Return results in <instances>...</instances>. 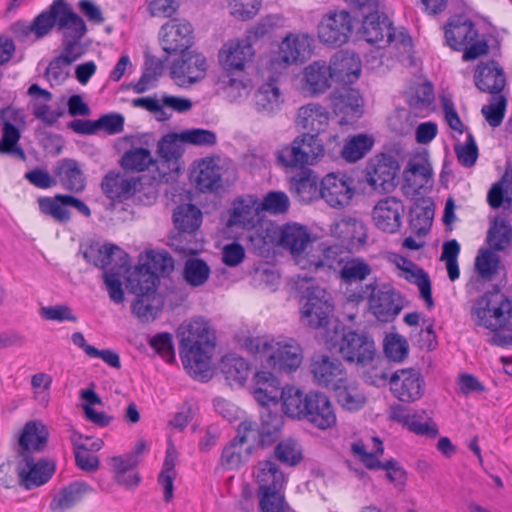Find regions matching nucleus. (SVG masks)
<instances>
[{"instance_id": "37998d69", "label": "nucleus", "mask_w": 512, "mask_h": 512, "mask_svg": "<svg viewBox=\"0 0 512 512\" xmlns=\"http://www.w3.org/2000/svg\"><path fill=\"white\" fill-rule=\"evenodd\" d=\"M304 78L313 93H324L330 87V81L334 80L330 65L324 61H315L306 67Z\"/></svg>"}, {"instance_id": "5fc2aeb1", "label": "nucleus", "mask_w": 512, "mask_h": 512, "mask_svg": "<svg viewBox=\"0 0 512 512\" xmlns=\"http://www.w3.org/2000/svg\"><path fill=\"white\" fill-rule=\"evenodd\" d=\"M487 200L494 209L499 208L503 202L512 203V169L507 170L501 181L491 187Z\"/></svg>"}, {"instance_id": "6e6d98bb", "label": "nucleus", "mask_w": 512, "mask_h": 512, "mask_svg": "<svg viewBox=\"0 0 512 512\" xmlns=\"http://www.w3.org/2000/svg\"><path fill=\"white\" fill-rule=\"evenodd\" d=\"M374 140L365 134L353 136L343 147L341 151L342 157L348 162H356L368 153Z\"/></svg>"}, {"instance_id": "f03ea898", "label": "nucleus", "mask_w": 512, "mask_h": 512, "mask_svg": "<svg viewBox=\"0 0 512 512\" xmlns=\"http://www.w3.org/2000/svg\"><path fill=\"white\" fill-rule=\"evenodd\" d=\"M183 363L195 375L208 371V352L215 346V333L203 317L194 318L178 328Z\"/></svg>"}, {"instance_id": "ddd939ff", "label": "nucleus", "mask_w": 512, "mask_h": 512, "mask_svg": "<svg viewBox=\"0 0 512 512\" xmlns=\"http://www.w3.org/2000/svg\"><path fill=\"white\" fill-rule=\"evenodd\" d=\"M353 183V179L344 174L329 173L321 180V199L333 208H343L355 193Z\"/></svg>"}, {"instance_id": "4be33fe9", "label": "nucleus", "mask_w": 512, "mask_h": 512, "mask_svg": "<svg viewBox=\"0 0 512 512\" xmlns=\"http://www.w3.org/2000/svg\"><path fill=\"white\" fill-rule=\"evenodd\" d=\"M254 49L246 39L229 41L219 52V62L226 71H243L245 65L252 61Z\"/></svg>"}, {"instance_id": "f257e3e1", "label": "nucleus", "mask_w": 512, "mask_h": 512, "mask_svg": "<svg viewBox=\"0 0 512 512\" xmlns=\"http://www.w3.org/2000/svg\"><path fill=\"white\" fill-rule=\"evenodd\" d=\"M282 405L287 416L306 421L321 430L333 427L337 421L332 402L322 392L304 393L296 387H286L282 391Z\"/></svg>"}, {"instance_id": "412c9836", "label": "nucleus", "mask_w": 512, "mask_h": 512, "mask_svg": "<svg viewBox=\"0 0 512 512\" xmlns=\"http://www.w3.org/2000/svg\"><path fill=\"white\" fill-rule=\"evenodd\" d=\"M404 212L402 202L393 196L385 197L377 202L373 208V220L375 225L384 232L394 233L401 226V218Z\"/></svg>"}, {"instance_id": "4d7b16f0", "label": "nucleus", "mask_w": 512, "mask_h": 512, "mask_svg": "<svg viewBox=\"0 0 512 512\" xmlns=\"http://www.w3.org/2000/svg\"><path fill=\"white\" fill-rule=\"evenodd\" d=\"M210 275V268L205 261L191 258L185 262L183 277L193 287H199L206 283Z\"/></svg>"}, {"instance_id": "4c0bfd02", "label": "nucleus", "mask_w": 512, "mask_h": 512, "mask_svg": "<svg viewBox=\"0 0 512 512\" xmlns=\"http://www.w3.org/2000/svg\"><path fill=\"white\" fill-rule=\"evenodd\" d=\"M195 182L197 188L202 192L218 191L223 187L222 168L215 159L201 160Z\"/></svg>"}, {"instance_id": "e2e57ef3", "label": "nucleus", "mask_w": 512, "mask_h": 512, "mask_svg": "<svg viewBox=\"0 0 512 512\" xmlns=\"http://www.w3.org/2000/svg\"><path fill=\"white\" fill-rule=\"evenodd\" d=\"M39 209L45 214L51 216L54 220L65 223L71 218V213L66 209L61 200L54 197H40L38 199Z\"/></svg>"}, {"instance_id": "2eb2a0df", "label": "nucleus", "mask_w": 512, "mask_h": 512, "mask_svg": "<svg viewBox=\"0 0 512 512\" xmlns=\"http://www.w3.org/2000/svg\"><path fill=\"white\" fill-rule=\"evenodd\" d=\"M391 390L402 402H414L424 394V379L414 369H402L394 372L390 378Z\"/></svg>"}, {"instance_id": "e433bc0d", "label": "nucleus", "mask_w": 512, "mask_h": 512, "mask_svg": "<svg viewBox=\"0 0 512 512\" xmlns=\"http://www.w3.org/2000/svg\"><path fill=\"white\" fill-rule=\"evenodd\" d=\"M91 487L85 482H73L61 488L50 503L53 511L64 512L80 502L84 495L90 492Z\"/></svg>"}, {"instance_id": "5701e85b", "label": "nucleus", "mask_w": 512, "mask_h": 512, "mask_svg": "<svg viewBox=\"0 0 512 512\" xmlns=\"http://www.w3.org/2000/svg\"><path fill=\"white\" fill-rule=\"evenodd\" d=\"M362 37L371 44L384 47L394 40V28L385 14L377 11L364 16L360 30Z\"/></svg>"}, {"instance_id": "393cba45", "label": "nucleus", "mask_w": 512, "mask_h": 512, "mask_svg": "<svg viewBox=\"0 0 512 512\" xmlns=\"http://www.w3.org/2000/svg\"><path fill=\"white\" fill-rule=\"evenodd\" d=\"M261 212L259 199L256 196H241L233 202L228 225L245 229L254 228L259 222Z\"/></svg>"}, {"instance_id": "423d86ee", "label": "nucleus", "mask_w": 512, "mask_h": 512, "mask_svg": "<svg viewBox=\"0 0 512 512\" xmlns=\"http://www.w3.org/2000/svg\"><path fill=\"white\" fill-rule=\"evenodd\" d=\"M324 155L322 142L310 133L297 136L289 145L276 153L278 163L283 167L302 168L313 165Z\"/></svg>"}, {"instance_id": "0eeeda50", "label": "nucleus", "mask_w": 512, "mask_h": 512, "mask_svg": "<svg viewBox=\"0 0 512 512\" xmlns=\"http://www.w3.org/2000/svg\"><path fill=\"white\" fill-rule=\"evenodd\" d=\"M177 233L170 239V245L184 254H195L197 244L192 240L202 223V212L193 204L178 206L173 213Z\"/></svg>"}, {"instance_id": "473e14b6", "label": "nucleus", "mask_w": 512, "mask_h": 512, "mask_svg": "<svg viewBox=\"0 0 512 512\" xmlns=\"http://www.w3.org/2000/svg\"><path fill=\"white\" fill-rule=\"evenodd\" d=\"M328 123L329 113L319 104L310 103L298 110L297 125L316 137L326 130Z\"/></svg>"}, {"instance_id": "b1692460", "label": "nucleus", "mask_w": 512, "mask_h": 512, "mask_svg": "<svg viewBox=\"0 0 512 512\" xmlns=\"http://www.w3.org/2000/svg\"><path fill=\"white\" fill-rule=\"evenodd\" d=\"M334 81L343 84H353L361 73V61L357 54L347 50L336 52L330 61Z\"/></svg>"}, {"instance_id": "aec40b11", "label": "nucleus", "mask_w": 512, "mask_h": 512, "mask_svg": "<svg viewBox=\"0 0 512 512\" xmlns=\"http://www.w3.org/2000/svg\"><path fill=\"white\" fill-rule=\"evenodd\" d=\"M369 308L379 321L389 322L402 310L400 294L393 288H374L369 297Z\"/></svg>"}, {"instance_id": "f8f14e48", "label": "nucleus", "mask_w": 512, "mask_h": 512, "mask_svg": "<svg viewBox=\"0 0 512 512\" xmlns=\"http://www.w3.org/2000/svg\"><path fill=\"white\" fill-rule=\"evenodd\" d=\"M22 459L17 464V476L20 486L27 490L39 487L52 477L55 464L47 459L35 462L30 455H19Z\"/></svg>"}, {"instance_id": "39448f33", "label": "nucleus", "mask_w": 512, "mask_h": 512, "mask_svg": "<svg viewBox=\"0 0 512 512\" xmlns=\"http://www.w3.org/2000/svg\"><path fill=\"white\" fill-rule=\"evenodd\" d=\"M301 322L311 329H321L329 325L334 312L330 293L320 286H309L300 299Z\"/></svg>"}, {"instance_id": "a19ab883", "label": "nucleus", "mask_w": 512, "mask_h": 512, "mask_svg": "<svg viewBox=\"0 0 512 512\" xmlns=\"http://www.w3.org/2000/svg\"><path fill=\"white\" fill-rule=\"evenodd\" d=\"M392 418L402 423L410 431L428 437H436L438 435L437 425L429 418L428 421L422 423L418 419L417 414H410L406 407L398 405L393 408Z\"/></svg>"}, {"instance_id": "338daca9", "label": "nucleus", "mask_w": 512, "mask_h": 512, "mask_svg": "<svg viewBox=\"0 0 512 512\" xmlns=\"http://www.w3.org/2000/svg\"><path fill=\"white\" fill-rule=\"evenodd\" d=\"M128 271V266L120 270V268H110L104 272L103 279L106 284L110 299L115 303L124 301V291L120 280L121 274Z\"/></svg>"}, {"instance_id": "79ce46f5", "label": "nucleus", "mask_w": 512, "mask_h": 512, "mask_svg": "<svg viewBox=\"0 0 512 512\" xmlns=\"http://www.w3.org/2000/svg\"><path fill=\"white\" fill-rule=\"evenodd\" d=\"M220 371L230 386H243L248 379L250 368L244 358L226 355L221 360Z\"/></svg>"}, {"instance_id": "8fccbe9b", "label": "nucleus", "mask_w": 512, "mask_h": 512, "mask_svg": "<svg viewBox=\"0 0 512 512\" xmlns=\"http://www.w3.org/2000/svg\"><path fill=\"white\" fill-rule=\"evenodd\" d=\"M512 237V229L508 225L506 219L497 216L488 230L487 242L495 251L504 250L510 243Z\"/></svg>"}, {"instance_id": "c03bdc74", "label": "nucleus", "mask_w": 512, "mask_h": 512, "mask_svg": "<svg viewBox=\"0 0 512 512\" xmlns=\"http://www.w3.org/2000/svg\"><path fill=\"white\" fill-rule=\"evenodd\" d=\"M185 143L180 133H170L161 138L158 142V153L161 157L160 164H168V169H178V160L184 151L182 144Z\"/></svg>"}, {"instance_id": "09e8293b", "label": "nucleus", "mask_w": 512, "mask_h": 512, "mask_svg": "<svg viewBox=\"0 0 512 512\" xmlns=\"http://www.w3.org/2000/svg\"><path fill=\"white\" fill-rule=\"evenodd\" d=\"M135 296L131 305L132 313L142 322L154 320L160 311V300L156 293Z\"/></svg>"}, {"instance_id": "3c124183", "label": "nucleus", "mask_w": 512, "mask_h": 512, "mask_svg": "<svg viewBox=\"0 0 512 512\" xmlns=\"http://www.w3.org/2000/svg\"><path fill=\"white\" fill-rule=\"evenodd\" d=\"M409 266L410 269L404 268V271L407 273L406 279L418 287L420 297L425 301L427 308L432 309L434 307V300L432 298L431 280L428 273L414 263H409Z\"/></svg>"}, {"instance_id": "a878e982", "label": "nucleus", "mask_w": 512, "mask_h": 512, "mask_svg": "<svg viewBox=\"0 0 512 512\" xmlns=\"http://www.w3.org/2000/svg\"><path fill=\"white\" fill-rule=\"evenodd\" d=\"M478 36L472 21L463 15L449 18L445 25V39L452 49L460 51Z\"/></svg>"}, {"instance_id": "c85d7f7f", "label": "nucleus", "mask_w": 512, "mask_h": 512, "mask_svg": "<svg viewBox=\"0 0 512 512\" xmlns=\"http://www.w3.org/2000/svg\"><path fill=\"white\" fill-rule=\"evenodd\" d=\"M290 191L302 204H309L321 198V184L318 176L311 170H302L291 178Z\"/></svg>"}, {"instance_id": "f704fd0d", "label": "nucleus", "mask_w": 512, "mask_h": 512, "mask_svg": "<svg viewBox=\"0 0 512 512\" xmlns=\"http://www.w3.org/2000/svg\"><path fill=\"white\" fill-rule=\"evenodd\" d=\"M158 276L145 263L135 266L126 278V288L134 295L156 293Z\"/></svg>"}, {"instance_id": "9b49d317", "label": "nucleus", "mask_w": 512, "mask_h": 512, "mask_svg": "<svg viewBox=\"0 0 512 512\" xmlns=\"http://www.w3.org/2000/svg\"><path fill=\"white\" fill-rule=\"evenodd\" d=\"M353 25L350 13L341 10L330 12L323 17L318 25V37L321 42L333 46H341L348 42Z\"/></svg>"}, {"instance_id": "6ab92c4d", "label": "nucleus", "mask_w": 512, "mask_h": 512, "mask_svg": "<svg viewBox=\"0 0 512 512\" xmlns=\"http://www.w3.org/2000/svg\"><path fill=\"white\" fill-rule=\"evenodd\" d=\"M273 233L277 235V245L289 251L294 259L305 253L312 244L310 234L306 228L298 224H286L282 227H275L273 228Z\"/></svg>"}, {"instance_id": "864d4df0", "label": "nucleus", "mask_w": 512, "mask_h": 512, "mask_svg": "<svg viewBox=\"0 0 512 512\" xmlns=\"http://www.w3.org/2000/svg\"><path fill=\"white\" fill-rule=\"evenodd\" d=\"M280 90L274 79L260 86L255 94V103L259 111L272 112L280 104Z\"/></svg>"}, {"instance_id": "a211bd4d", "label": "nucleus", "mask_w": 512, "mask_h": 512, "mask_svg": "<svg viewBox=\"0 0 512 512\" xmlns=\"http://www.w3.org/2000/svg\"><path fill=\"white\" fill-rule=\"evenodd\" d=\"M83 257L95 267L105 269L111 266L120 270L128 266L129 259L128 254L117 245H100L99 243L89 245L83 252Z\"/></svg>"}, {"instance_id": "bf43d9fd", "label": "nucleus", "mask_w": 512, "mask_h": 512, "mask_svg": "<svg viewBox=\"0 0 512 512\" xmlns=\"http://www.w3.org/2000/svg\"><path fill=\"white\" fill-rule=\"evenodd\" d=\"M274 456L283 464L295 466L302 460V450L296 440L288 438L278 442Z\"/></svg>"}, {"instance_id": "cd10ccee", "label": "nucleus", "mask_w": 512, "mask_h": 512, "mask_svg": "<svg viewBox=\"0 0 512 512\" xmlns=\"http://www.w3.org/2000/svg\"><path fill=\"white\" fill-rule=\"evenodd\" d=\"M313 38L307 34L288 35L280 44L279 58L286 64L306 61L312 54Z\"/></svg>"}, {"instance_id": "0e129e2a", "label": "nucleus", "mask_w": 512, "mask_h": 512, "mask_svg": "<svg viewBox=\"0 0 512 512\" xmlns=\"http://www.w3.org/2000/svg\"><path fill=\"white\" fill-rule=\"evenodd\" d=\"M284 389H281L280 382H278L276 384L255 387L253 395L261 409L265 407L271 408V406L277 407L279 399L282 400V391Z\"/></svg>"}, {"instance_id": "4468645a", "label": "nucleus", "mask_w": 512, "mask_h": 512, "mask_svg": "<svg viewBox=\"0 0 512 512\" xmlns=\"http://www.w3.org/2000/svg\"><path fill=\"white\" fill-rule=\"evenodd\" d=\"M205 57L195 51L181 52L180 59L173 62L171 76L179 86L194 84L205 77Z\"/></svg>"}, {"instance_id": "680f3d73", "label": "nucleus", "mask_w": 512, "mask_h": 512, "mask_svg": "<svg viewBox=\"0 0 512 512\" xmlns=\"http://www.w3.org/2000/svg\"><path fill=\"white\" fill-rule=\"evenodd\" d=\"M261 211L273 215L285 214L290 207V200L286 193L282 191L268 192L262 201L259 200Z\"/></svg>"}, {"instance_id": "58836bf2", "label": "nucleus", "mask_w": 512, "mask_h": 512, "mask_svg": "<svg viewBox=\"0 0 512 512\" xmlns=\"http://www.w3.org/2000/svg\"><path fill=\"white\" fill-rule=\"evenodd\" d=\"M260 446L262 448L269 447L274 444L280 437L284 418L277 411L265 407L260 411Z\"/></svg>"}, {"instance_id": "dca6fc26", "label": "nucleus", "mask_w": 512, "mask_h": 512, "mask_svg": "<svg viewBox=\"0 0 512 512\" xmlns=\"http://www.w3.org/2000/svg\"><path fill=\"white\" fill-rule=\"evenodd\" d=\"M162 47L168 53L187 51L193 44V28L186 20L173 19L162 26Z\"/></svg>"}, {"instance_id": "7c9ffc66", "label": "nucleus", "mask_w": 512, "mask_h": 512, "mask_svg": "<svg viewBox=\"0 0 512 512\" xmlns=\"http://www.w3.org/2000/svg\"><path fill=\"white\" fill-rule=\"evenodd\" d=\"M54 174L65 190L81 193L86 187V177L79 163L74 159L65 158L58 161Z\"/></svg>"}, {"instance_id": "9d476101", "label": "nucleus", "mask_w": 512, "mask_h": 512, "mask_svg": "<svg viewBox=\"0 0 512 512\" xmlns=\"http://www.w3.org/2000/svg\"><path fill=\"white\" fill-rule=\"evenodd\" d=\"M335 348L346 362L361 366L371 364L376 356L373 339L364 332L354 330L344 332Z\"/></svg>"}, {"instance_id": "c756f323", "label": "nucleus", "mask_w": 512, "mask_h": 512, "mask_svg": "<svg viewBox=\"0 0 512 512\" xmlns=\"http://www.w3.org/2000/svg\"><path fill=\"white\" fill-rule=\"evenodd\" d=\"M139 183V178L125 177L120 173L111 171L104 176L101 188L109 199L123 201L135 194Z\"/></svg>"}, {"instance_id": "1a4fd4ad", "label": "nucleus", "mask_w": 512, "mask_h": 512, "mask_svg": "<svg viewBox=\"0 0 512 512\" xmlns=\"http://www.w3.org/2000/svg\"><path fill=\"white\" fill-rule=\"evenodd\" d=\"M57 31L62 35V49L78 55L85 53L82 39L87 33L86 23L66 0H62Z\"/></svg>"}, {"instance_id": "c9c22d12", "label": "nucleus", "mask_w": 512, "mask_h": 512, "mask_svg": "<svg viewBox=\"0 0 512 512\" xmlns=\"http://www.w3.org/2000/svg\"><path fill=\"white\" fill-rule=\"evenodd\" d=\"M259 485L258 495L272 491L282 490L285 484V476L277 464L271 460L259 462L255 472Z\"/></svg>"}, {"instance_id": "69168bd1", "label": "nucleus", "mask_w": 512, "mask_h": 512, "mask_svg": "<svg viewBox=\"0 0 512 512\" xmlns=\"http://www.w3.org/2000/svg\"><path fill=\"white\" fill-rule=\"evenodd\" d=\"M507 100L503 95H495L491 103L482 107V114L492 127H498L505 116Z\"/></svg>"}, {"instance_id": "774afa93", "label": "nucleus", "mask_w": 512, "mask_h": 512, "mask_svg": "<svg viewBox=\"0 0 512 512\" xmlns=\"http://www.w3.org/2000/svg\"><path fill=\"white\" fill-rule=\"evenodd\" d=\"M259 508L262 512H289L282 490L261 493L258 495Z\"/></svg>"}, {"instance_id": "ea45409f", "label": "nucleus", "mask_w": 512, "mask_h": 512, "mask_svg": "<svg viewBox=\"0 0 512 512\" xmlns=\"http://www.w3.org/2000/svg\"><path fill=\"white\" fill-rule=\"evenodd\" d=\"M338 403L348 411H357L366 403V396L355 381L347 376L333 389Z\"/></svg>"}, {"instance_id": "2f4dec72", "label": "nucleus", "mask_w": 512, "mask_h": 512, "mask_svg": "<svg viewBox=\"0 0 512 512\" xmlns=\"http://www.w3.org/2000/svg\"><path fill=\"white\" fill-rule=\"evenodd\" d=\"M474 81L480 91L495 95H500L506 83L502 68L494 61L478 65Z\"/></svg>"}, {"instance_id": "a18cd8bd", "label": "nucleus", "mask_w": 512, "mask_h": 512, "mask_svg": "<svg viewBox=\"0 0 512 512\" xmlns=\"http://www.w3.org/2000/svg\"><path fill=\"white\" fill-rule=\"evenodd\" d=\"M62 0H54L49 8L41 12L32 22L36 39H41L58 26Z\"/></svg>"}, {"instance_id": "20e7f679", "label": "nucleus", "mask_w": 512, "mask_h": 512, "mask_svg": "<svg viewBox=\"0 0 512 512\" xmlns=\"http://www.w3.org/2000/svg\"><path fill=\"white\" fill-rule=\"evenodd\" d=\"M477 326L497 332L512 329V301L500 291H489L478 298L471 308Z\"/></svg>"}, {"instance_id": "7ed1b4c3", "label": "nucleus", "mask_w": 512, "mask_h": 512, "mask_svg": "<svg viewBox=\"0 0 512 512\" xmlns=\"http://www.w3.org/2000/svg\"><path fill=\"white\" fill-rule=\"evenodd\" d=\"M245 347L250 353L266 357V367L278 372L295 371L303 360L302 349L294 339L274 341L267 337H250Z\"/></svg>"}, {"instance_id": "49530a36", "label": "nucleus", "mask_w": 512, "mask_h": 512, "mask_svg": "<svg viewBox=\"0 0 512 512\" xmlns=\"http://www.w3.org/2000/svg\"><path fill=\"white\" fill-rule=\"evenodd\" d=\"M81 56L62 49L61 54L49 63L45 72L47 79L56 84L64 82L69 77V66Z\"/></svg>"}, {"instance_id": "13d9d810", "label": "nucleus", "mask_w": 512, "mask_h": 512, "mask_svg": "<svg viewBox=\"0 0 512 512\" xmlns=\"http://www.w3.org/2000/svg\"><path fill=\"white\" fill-rule=\"evenodd\" d=\"M82 438L83 436L77 432L73 433L72 443L76 465L83 471L94 472L99 467V458L88 452L87 446L80 442Z\"/></svg>"}, {"instance_id": "f3484780", "label": "nucleus", "mask_w": 512, "mask_h": 512, "mask_svg": "<svg viewBox=\"0 0 512 512\" xmlns=\"http://www.w3.org/2000/svg\"><path fill=\"white\" fill-rule=\"evenodd\" d=\"M310 371L315 382L333 390L347 376L343 364L328 355L315 356L311 360Z\"/></svg>"}, {"instance_id": "6e6552de", "label": "nucleus", "mask_w": 512, "mask_h": 512, "mask_svg": "<svg viewBox=\"0 0 512 512\" xmlns=\"http://www.w3.org/2000/svg\"><path fill=\"white\" fill-rule=\"evenodd\" d=\"M400 165L390 154H378L366 165V181L372 189L379 193H390L398 185Z\"/></svg>"}, {"instance_id": "bb28decb", "label": "nucleus", "mask_w": 512, "mask_h": 512, "mask_svg": "<svg viewBox=\"0 0 512 512\" xmlns=\"http://www.w3.org/2000/svg\"><path fill=\"white\" fill-rule=\"evenodd\" d=\"M349 85L343 84L331 93V106L337 115L358 117L362 112L363 99L358 90Z\"/></svg>"}, {"instance_id": "de8ad7c7", "label": "nucleus", "mask_w": 512, "mask_h": 512, "mask_svg": "<svg viewBox=\"0 0 512 512\" xmlns=\"http://www.w3.org/2000/svg\"><path fill=\"white\" fill-rule=\"evenodd\" d=\"M157 163L151 152L145 148H131L122 155L120 165L124 170L143 172L151 165Z\"/></svg>"}, {"instance_id": "052dcab7", "label": "nucleus", "mask_w": 512, "mask_h": 512, "mask_svg": "<svg viewBox=\"0 0 512 512\" xmlns=\"http://www.w3.org/2000/svg\"><path fill=\"white\" fill-rule=\"evenodd\" d=\"M371 273L370 266L360 259L346 261L340 270V278L347 284L364 280Z\"/></svg>"}, {"instance_id": "603ef678", "label": "nucleus", "mask_w": 512, "mask_h": 512, "mask_svg": "<svg viewBox=\"0 0 512 512\" xmlns=\"http://www.w3.org/2000/svg\"><path fill=\"white\" fill-rule=\"evenodd\" d=\"M252 445H248L243 453V444L234 438L224 447L221 455V465L229 470L238 468L251 455Z\"/></svg>"}, {"instance_id": "72a5a7b5", "label": "nucleus", "mask_w": 512, "mask_h": 512, "mask_svg": "<svg viewBox=\"0 0 512 512\" xmlns=\"http://www.w3.org/2000/svg\"><path fill=\"white\" fill-rule=\"evenodd\" d=\"M49 431L40 421H29L25 424L19 438V455H29L30 451H43L47 445Z\"/></svg>"}]
</instances>
